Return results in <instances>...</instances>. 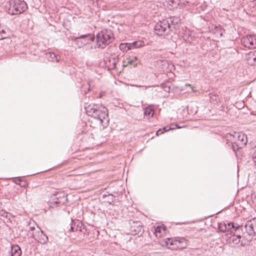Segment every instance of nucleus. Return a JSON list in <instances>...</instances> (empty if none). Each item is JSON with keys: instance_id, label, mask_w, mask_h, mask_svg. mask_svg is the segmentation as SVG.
I'll return each mask as SVG.
<instances>
[{"instance_id": "f704fd0d", "label": "nucleus", "mask_w": 256, "mask_h": 256, "mask_svg": "<svg viewBox=\"0 0 256 256\" xmlns=\"http://www.w3.org/2000/svg\"><path fill=\"white\" fill-rule=\"evenodd\" d=\"M73 229H74V228H73L72 226H70V230L71 231H73Z\"/></svg>"}, {"instance_id": "7ed1b4c3", "label": "nucleus", "mask_w": 256, "mask_h": 256, "mask_svg": "<svg viewBox=\"0 0 256 256\" xmlns=\"http://www.w3.org/2000/svg\"><path fill=\"white\" fill-rule=\"evenodd\" d=\"M8 12L11 15L20 14L28 8L26 4L23 0H10L6 5Z\"/></svg>"}, {"instance_id": "393cba45", "label": "nucleus", "mask_w": 256, "mask_h": 256, "mask_svg": "<svg viewBox=\"0 0 256 256\" xmlns=\"http://www.w3.org/2000/svg\"><path fill=\"white\" fill-rule=\"evenodd\" d=\"M160 62L162 66V69L163 70V71L168 72V70H166L167 66L170 67L169 70L171 71L172 68L174 67V65L172 64H168V62L166 60H161Z\"/></svg>"}, {"instance_id": "c9c22d12", "label": "nucleus", "mask_w": 256, "mask_h": 256, "mask_svg": "<svg viewBox=\"0 0 256 256\" xmlns=\"http://www.w3.org/2000/svg\"><path fill=\"white\" fill-rule=\"evenodd\" d=\"M254 144H255V148H256V141L254 142Z\"/></svg>"}, {"instance_id": "b1692460", "label": "nucleus", "mask_w": 256, "mask_h": 256, "mask_svg": "<svg viewBox=\"0 0 256 256\" xmlns=\"http://www.w3.org/2000/svg\"><path fill=\"white\" fill-rule=\"evenodd\" d=\"M11 254L12 256H20L21 250L18 246H13L11 248Z\"/></svg>"}, {"instance_id": "f8f14e48", "label": "nucleus", "mask_w": 256, "mask_h": 256, "mask_svg": "<svg viewBox=\"0 0 256 256\" xmlns=\"http://www.w3.org/2000/svg\"><path fill=\"white\" fill-rule=\"evenodd\" d=\"M166 228L164 224L158 225L155 228L154 234L156 237L160 240L163 239L162 238L166 234Z\"/></svg>"}, {"instance_id": "412c9836", "label": "nucleus", "mask_w": 256, "mask_h": 256, "mask_svg": "<svg viewBox=\"0 0 256 256\" xmlns=\"http://www.w3.org/2000/svg\"><path fill=\"white\" fill-rule=\"evenodd\" d=\"M192 32H190V30L186 28L182 34V37L184 40L186 42H190L192 40Z\"/></svg>"}, {"instance_id": "ddd939ff", "label": "nucleus", "mask_w": 256, "mask_h": 256, "mask_svg": "<svg viewBox=\"0 0 256 256\" xmlns=\"http://www.w3.org/2000/svg\"><path fill=\"white\" fill-rule=\"evenodd\" d=\"M34 238L40 243L42 244H46L48 242V236L44 234L43 232L39 230L34 234Z\"/></svg>"}, {"instance_id": "4be33fe9", "label": "nucleus", "mask_w": 256, "mask_h": 256, "mask_svg": "<svg viewBox=\"0 0 256 256\" xmlns=\"http://www.w3.org/2000/svg\"><path fill=\"white\" fill-rule=\"evenodd\" d=\"M138 60V58L136 56H128L126 58V62L128 64H130L134 67H136L138 65L137 61Z\"/></svg>"}, {"instance_id": "7c9ffc66", "label": "nucleus", "mask_w": 256, "mask_h": 256, "mask_svg": "<svg viewBox=\"0 0 256 256\" xmlns=\"http://www.w3.org/2000/svg\"><path fill=\"white\" fill-rule=\"evenodd\" d=\"M161 86L165 92H170V88L169 86H166L165 84H162L161 85Z\"/></svg>"}, {"instance_id": "6ab92c4d", "label": "nucleus", "mask_w": 256, "mask_h": 256, "mask_svg": "<svg viewBox=\"0 0 256 256\" xmlns=\"http://www.w3.org/2000/svg\"><path fill=\"white\" fill-rule=\"evenodd\" d=\"M178 1V8H184L186 6H190L194 5V2H193L192 0H177Z\"/></svg>"}, {"instance_id": "f3484780", "label": "nucleus", "mask_w": 256, "mask_h": 256, "mask_svg": "<svg viewBox=\"0 0 256 256\" xmlns=\"http://www.w3.org/2000/svg\"><path fill=\"white\" fill-rule=\"evenodd\" d=\"M184 126H178L177 124H171L170 126H165L164 127L162 130L160 129L158 130H157L156 134V135H158L159 134H162L164 132H167L170 130H174L176 128H183Z\"/></svg>"}, {"instance_id": "a211bd4d", "label": "nucleus", "mask_w": 256, "mask_h": 256, "mask_svg": "<svg viewBox=\"0 0 256 256\" xmlns=\"http://www.w3.org/2000/svg\"><path fill=\"white\" fill-rule=\"evenodd\" d=\"M164 5L170 9H174L178 8L177 0H164Z\"/></svg>"}, {"instance_id": "cd10ccee", "label": "nucleus", "mask_w": 256, "mask_h": 256, "mask_svg": "<svg viewBox=\"0 0 256 256\" xmlns=\"http://www.w3.org/2000/svg\"><path fill=\"white\" fill-rule=\"evenodd\" d=\"M119 48L121 51L124 52L130 50V48L129 46V43H121L119 46Z\"/></svg>"}, {"instance_id": "423d86ee", "label": "nucleus", "mask_w": 256, "mask_h": 256, "mask_svg": "<svg viewBox=\"0 0 256 256\" xmlns=\"http://www.w3.org/2000/svg\"><path fill=\"white\" fill-rule=\"evenodd\" d=\"M154 30L156 34L162 36L169 32L170 30V26L166 20H163L156 24Z\"/></svg>"}, {"instance_id": "e433bc0d", "label": "nucleus", "mask_w": 256, "mask_h": 256, "mask_svg": "<svg viewBox=\"0 0 256 256\" xmlns=\"http://www.w3.org/2000/svg\"><path fill=\"white\" fill-rule=\"evenodd\" d=\"M102 96V94H100V96L101 97Z\"/></svg>"}, {"instance_id": "aec40b11", "label": "nucleus", "mask_w": 256, "mask_h": 256, "mask_svg": "<svg viewBox=\"0 0 256 256\" xmlns=\"http://www.w3.org/2000/svg\"><path fill=\"white\" fill-rule=\"evenodd\" d=\"M144 46V42L140 40L129 43V46L130 48V50L140 48Z\"/></svg>"}, {"instance_id": "0eeeda50", "label": "nucleus", "mask_w": 256, "mask_h": 256, "mask_svg": "<svg viewBox=\"0 0 256 256\" xmlns=\"http://www.w3.org/2000/svg\"><path fill=\"white\" fill-rule=\"evenodd\" d=\"M218 230L222 232H228L231 234L234 231L240 230V226L233 222H224L218 224Z\"/></svg>"}, {"instance_id": "9d476101", "label": "nucleus", "mask_w": 256, "mask_h": 256, "mask_svg": "<svg viewBox=\"0 0 256 256\" xmlns=\"http://www.w3.org/2000/svg\"><path fill=\"white\" fill-rule=\"evenodd\" d=\"M244 227L248 235L256 236V218L247 221L245 224Z\"/></svg>"}, {"instance_id": "473e14b6", "label": "nucleus", "mask_w": 256, "mask_h": 256, "mask_svg": "<svg viewBox=\"0 0 256 256\" xmlns=\"http://www.w3.org/2000/svg\"><path fill=\"white\" fill-rule=\"evenodd\" d=\"M252 198L253 199L254 202L256 203V194L252 195Z\"/></svg>"}, {"instance_id": "c85d7f7f", "label": "nucleus", "mask_w": 256, "mask_h": 256, "mask_svg": "<svg viewBox=\"0 0 256 256\" xmlns=\"http://www.w3.org/2000/svg\"><path fill=\"white\" fill-rule=\"evenodd\" d=\"M222 30L220 28V26H215L214 30V34H215L217 36H221L222 34Z\"/></svg>"}, {"instance_id": "dca6fc26", "label": "nucleus", "mask_w": 256, "mask_h": 256, "mask_svg": "<svg viewBox=\"0 0 256 256\" xmlns=\"http://www.w3.org/2000/svg\"><path fill=\"white\" fill-rule=\"evenodd\" d=\"M177 88H178L180 91L184 92V93H190L196 92L193 86L188 84H186L182 86L178 87Z\"/></svg>"}, {"instance_id": "2f4dec72", "label": "nucleus", "mask_w": 256, "mask_h": 256, "mask_svg": "<svg viewBox=\"0 0 256 256\" xmlns=\"http://www.w3.org/2000/svg\"><path fill=\"white\" fill-rule=\"evenodd\" d=\"M4 34H5V31L4 30L0 31V39H4L7 38L6 35Z\"/></svg>"}, {"instance_id": "9b49d317", "label": "nucleus", "mask_w": 256, "mask_h": 256, "mask_svg": "<svg viewBox=\"0 0 256 256\" xmlns=\"http://www.w3.org/2000/svg\"><path fill=\"white\" fill-rule=\"evenodd\" d=\"M176 238H166L159 240L158 242L162 246H166L171 250H176Z\"/></svg>"}, {"instance_id": "20e7f679", "label": "nucleus", "mask_w": 256, "mask_h": 256, "mask_svg": "<svg viewBox=\"0 0 256 256\" xmlns=\"http://www.w3.org/2000/svg\"><path fill=\"white\" fill-rule=\"evenodd\" d=\"M96 39L98 46L104 48L113 40V34L110 30H103L96 34Z\"/></svg>"}, {"instance_id": "6e6552de", "label": "nucleus", "mask_w": 256, "mask_h": 256, "mask_svg": "<svg viewBox=\"0 0 256 256\" xmlns=\"http://www.w3.org/2000/svg\"><path fill=\"white\" fill-rule=\"evenodd\" d=\"M241 228L240 227V230L234 231V232L231 233L232 236L230 237L228 243L232 246H240L242 245V242L241 241L240 231Z\"/></svg>"}, {"instance_id": "f03ea898", "label": "nucleus", "mask_w": 256, "mask_h": 256, "mask_svg": "<svg viewBox=\"0 0 256 256\" xmlns=\"http://www.w3.org/2000/svg\"><path fill=\"white\" fill-rule=\"evenodd\" d=\"M226 138L232 144L234 150L244 147L248 142L246 135L242 132L228 134L226 136Z\"/></svg>"}, {"instance_id": "4c0bfd02", "label": "nucleus", "mask_w": 256, "mask_h": 256, "mask_svg": "<svg viewBox=\"0 0 256 256\" xmlns=\"http://www.w3.org/2000/svg\"><path fill=\"white\" fill-rule=\"evenodd\" d=\"M89 87L90 86V82H88Z\"/></svg>"}, {"instance_id": "72a5a7b5", "label": "nucleus", "mask_w": 256, "mask_h": 256, "mask_svg": "<svg viewBox=\"0 0 256 256\" xmlns=\"http://www.w3.org/2000/svg\"><path fill=\"white\" fill-rule=\"evenodd\" d=\"M212 97H214V99L216 100V98H217V96H214V95H212V96H210V99H211V100H212L213 99H212Z\"/></svg>"}, {"instance_id": "a878e982", "label": "nucleus", "mask_w": 256, "mask_h": 256, "mask_svg": "<svg viewBox=\"0 0 256 256\" xmlns=\"http://www.w3.org/2000/svg\"><path fill=\"white\" fill-rule=\"evenodd\" d=\"M46 56H48L52 62H58L60 60V56L56 54L54 52H49L48 54H46Z\"/></svg>"}, {"instance_id": "f257e3e1", "label": "nucleus", "mask_w": 256, "mask_h": 256, "mask_svg": "<svg viewBox=\"0 0 256 256\" xmlns=\"http://www.w3.org/2000/svg\"><path fill=\"white\" fill-rule=\"evenodd\" d=\"M86 110L100 126H104L108 124V111L106 107L102 105L90 104L86 108Z\"/></svg>"}, {"instance_id": "bb28decb", "label": "nucleus", "mask_w": 256, "mask_h": 256, "mask_svg": "<svg viewBox=\"0 0 256 256\" xmlns=\"http://www.w3.org/2000/svg\"><path fill=\"white\" fill-rule=\"evenodd\" d=\"M86 38V40H85V42L84 43V44H88L90 42H92L94 40V36H91L90 34H87V35H82L80 36L78 38L82 39L84 38Z\"/></svg>"}, {"instance_id": "39448f33", "label": "nucleus", "mask_w": 256, "mask_h": 256, "mask_svg": "<svg viewBox=\"0 0 256 256\" xmlns=\"http://www.w3.org/2000/svg\"><path fill=\"white\" fill-rule=\"evenodd\" d=\"M68 200L67 195L64 192H57L51 196L49 202V206L55 208L57 204H64Z\"/></svg>"}, {"instance_id": "c756f323", "label": "nucleus", "mask_w": 256, "mask_h": 256, "mask_svg": "<svg viewBox=\"0 0 256 256\" xmlns=\"http://www.w3.org/2000/svg\"><path fill=\"white\" fill-rule=\"evenodd\" d=\"M8 212L5 211L3 210H0V216L4 217V218H7L8 217Z\"/></svg>"}, {"instance_id": "2eb2a0df", "label": "nucleus", "mask_w": 256, "mask_h": 256, "mask_svg": "<svg viewBox=\"0 0 256 256\" xmlns=\"http://www.w3.org/2000/svg\"><path fill=\"white\" fill-rule=\"evenodd\" d=\"M176 249H182L186 247L188 245L187 240L184 238H176Z\"/></svg>"}, {"instance_id": "4468645a", "label": "nucleus", "mask_w": 256, "mask_h": 256, "mask_svg": "<svg viewBox=\"0 0 256 256\" xmlns=\"http://www.w3.org/2000/svg\"><path fill=\"white\" fill-rule=\"evenodd\" d=\"M247 62L250 65H256V50L249 52L246 56Z\"/></svg>"}, {"instance_id": "1a4fd4ad", "label": "nucleus", "mask_w": 256, "mask_h": 256, "mask_svg": "<svg viewBox=\"0 0 256 256\" xmlns=\"http://www.w3.org/2000/svg\"><path fill=\"white\" fill-rule=\"evenodd\" d=\"M244 46L249 48H256V35H248L242 40Z\"/></svg>"}, {"instance_id": "5701e85b", "label": "nucleus", "mask_w": 256, "mask_h": 256, "mask_svg": "<svg viewBox=\"0 0 256 256\" xmlns=\"http://www.w3.org/2000/svg\"><path fill=\"white\" fill-rule=\"evenodd\" d=\"M154 114V110L153 108L150 106H148L144 110V116L148 119L152 118Z\"/></svg>"}]
</instances>
